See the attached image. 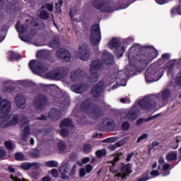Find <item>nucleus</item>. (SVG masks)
<instances>
[{
    "label": "nucleus",
    "instance_id": "f257e3e1",
    "mask_svg": "<svg viewBox=\"0 0 181 181\" xmlns=\"http://www.w3.org/2000/svg\"><path fill=\"white\" fill-rule=\"evenodd\" d=\"M158 50L153 46H142L134 44L128 53L129 66L127 71L129 76L142 73L146 66L158 57Z\"/></svg>",
    "mask_w": 181,
    "mask_h": 181
},
{
    "label": "nucleus",
    "instance_id": "f03ea898",
    "mask_svg": "<svg viewBox=\"0 0 181 181\" xmlns=\"http://www.w3.org/2000/svg\"><path fill=\"white\" fill-rule=\"evenodd\" d=\"M101 59H98L93 60L90 66L91 71H100V69H103L104 63L107 67H112L114 66V55L108 52H103L101 55Z\"/></svg>",
    "mask_w": 181,
    "mask_h": 181
},
{
    "label": "nucleus",
    "instance_id": "7ed1b4c3",
    "mask_svg": "<svg viewBox=\"0 0 181 181\" xmlns=\"http://www.w3.org/2000/svg\"><path fill=\"white\" fill-rule=\"evenodd\" d=\"M162 75L159 71V66L151 64L145 73V78L147 83H152L160 80Z\"/></svg>",
    "mask_w": 181,
    "mask_h": 181
},
{
    "label": "nucleus",
    "instance_id": "20e7f679",
    "mask_svg": "<svg viewBox=\"0 0 181 181\" xmlns=\"http://www.w3.org/2000/svg\"><path fill=\"white\" fill-rule=\"evenodd\" d=\"M92 6L103 13L114 12V8L110 5V1L106 0H93Z\"/></svg>",
    "mask_w": 181,
    "mask_h": 181
},
{
    "label": "nucleus",
    "instance_id": "39448f33",
    "mask_svg": "<svg viewBox=\"0 0 181 181\" xmlns=\"http://www.w3.org/2000/svg\"><path fill=\"white\" fill-rule=\"evenodd\" d=\"M90 42L93 46L100 45V42H101V29L99 24L94 23L91 26Z\"/></svg>",
    "mask_w": 181,
    "mask_h": 181
},
{
    "label": "nucleus",
    "instance_id": "423d86ee",
    "mask_svg": "<svg viewBox=\"0 0 181 181\" xmlns=\"http://www.w3.org/2000/svg\"><path fill=\"white\" fill-rule=\"evenodd\" d=\"M28 66L30 70H32V71H33L35 74L45 73V71H47V70H49V66L45 63L41 62L37 59L30 60Z\"/></svg>",
    "mask_w": 181,
    "mask_h": 181
},
{
    "label": "nucleus",
    "instance_id": "0eeeda50",
    "mask_svg": "<svg viewBox=\"0 0 181 181\" xmlns=\"http://www.w3.org/2000/svg\"><path fill=\"white\" fill-rule=\"evenodd\" d=\"M33 104L35 108L38 111H43L47 105H49V98L43 94H38L34 98Z\"/></svg>",
    "mask_w": 181,
    "mask_h": 181
},
{
    "label": "nucleus",
    "instance_id": "6e6552de",
    "mask_svg": "<svg viewBox=\"0 0 181 181\" xmlns=\"http://www.w3.org/2000/svg\"><path fill=\"white\" fill-rule=\"evenodd\" d=\"M138 104L141 110H145L146 111H151L156 107V102L151 95L140 100Z\"/></svg>",
    "mask_w": 181,
    "mask_h": 181
},
{
    "label": "nucleus",
    "instance_id": "1a4fd4ad",
    "mask_svg": "<svg viewBox=\"0 0 181 181\" xmlns=\"http://www.w3.org/2000/svg\"><path fill=\"white\" fill-rule=\"evenodd\" d=\"M67 76V71L64 67H59L57 70L50 71L45 74L47 78L51 80H60V78H64Z\"/></svg>",
    "mask_w": 181,
    "mask_h": 181
},
{
    "label": "nucleus",
    "instance_id": "9d476101",
    "mask_svg": "<svg viewBox=\"0 0 181 181\" xmlns=\"http://www.w3.org/2000/svg\"><path fill=\"white\" fill-rule=\"evenodd\" d=\"M105 88V83L103 80H100L90 90V95L93 98H99L101 94L104 93Z\"/></svg>",
    "mask_w": 181,
    "mask_h": 181
},
{
    "label": "nucleus",
    "instance_id": "9b49d317",
    "mask_svg": "<svg viewBox=\"0 0 181 181\" xmlns=\"http://www.w3.org/2000/svg\"><path fill=\"white\" fill-rule=\"evenodd\" d=\"M12 103L8 99L3 100L0 97V118H4L11 112Z\"/></svg>",
    "mask_w": 181,
    "mask_h": 181
},
{
    "label": "nucleus",
    "instance_id": "f8f14e48",
    "mask_svg": "<svg viewBox=\"0 0 181 181\" xmlns=\"http://www.w3.org/2000/svg\"><path fill=\"white\" fill-rule=\"evenodd\" d=\"M1 119V122L0 123L1 128H8L11 127V125H16L19 122V115H14L12 116L11 119H9L8 114L4 117H0Z\"/></svg>",
    "mask_w": 181,
    "mask_h": 181
},
{
    "label": "nucleus",
    "instance_id": "ddd939ff",
    "mask_svg": "<svg viewBox=\"0 0 181 181\" xmlns=\"http://www.w3.org/2000/svg\"><path fill=\"white\" fill-rule=\"evenodd\" d=\"M108 46L110 49H115L116 53L118 54L119 57H122V56H124L125 47L122 46L119 49H118L119 46H121V43H119V41L118 39H117V37L112 38V40L108 43Z\"/></svg>",
    "mask_w": 181,
    "mask_h": 181
},
{
    "label": "nucleus",
    "instance_id": "4468645a",
    "mask_svg": "<svg viewBox=\"0 0 181 181\" xmlns=\"http://www.w3.org/2000/svg\"><path fill=\"white\" fill-rule=\"evenodd\" d=\"M93 107V98H87L81 103L80 110L81 112L88 114Z\"/></svg>",
    "mask_w": 181,
    "mask_h": 181
},
{
    "label": "nucleus",
    "instance_id": "2eb2a0df",
    "mask_svg": "<svg viewBox=\"0 0 181 181\" xmlns=\"http://www.w3.org/2000/svg\"><path fill=\"white\" fill-rule=\"evenodd\" d=\"M90 49H88V45L86 43H83L81 46L78 48V55L81 60L83 62H87L88 59H90Z\"/></svg>",
    "mask_w": 181,
    "mask_h": 181
},
{
    "label": "nucleus",
    "instance_id": "dca6fc26",
    "mask_svg": "<svg viewBox=\"0 0 181 181\" xmlns=\"http://www.w3.org/2000/svg\"><path fill=\"white\" fill-rule=\"evenodd\" d=\"M56 55L58 59L69 62L71 59V54L70 52L65 48H60L56 52Z\"/></svg>",
    "mask_w": 181,
    "mask_h": 181
},
{
    "label": "nucleus",
    "instance_id": "f3484780",
    "mask_svg": "<svg viewBox=\"0 0 181 181\" xmlns=\"http://www.w3.org/2000/svg\"><path fill=\"white\" fill-rule=\"evenodd\" d=\"M88 114L92 119H98V118L103 117L104 111L100 106H93L92 110Z\"/></svg>",
    "mask_w": 181,
    "mask_h": 181
},
{
    "label": "nucleus",
    "instance_id": "a211bd4d",
    "mask_svg": "<svg viewBox=\"0 0 181 181\" xmlns=\"http://www.w3.org/2000/svg\"><path fill=\"white\" fill-rule=\"evenodd\" d=\"M48 117L52 121H59L62 118V111L57 108H52L48 114Z\"/></svg>",
    "mask_w": 181,
    "mask_h": 181
},
{
    "label": "nucleus",
    "instance_id": "6ab92c4d",
    "mask_svg": "<svg viewBox=\"0 0 181 181\" xmlns=\"http://www.w3.org/2000/svg\"><path fill=\"white\" fill-rule=\"evenodd\" d=\"M71 88L72 91H74L76 94H83L84 91H87V90H88V85L86 83L76 84V85H73L71 87Z\"/></svg>",
    "mask_w": 181,
    "mask_h": 181
},
{
    "label": "nucleus",
    "instance_id": "aec40b11",
    "mask_svg": "<svg viewBox=\"0 0 181 181\" xmlns=\"http://www.w3.org/2000/svg\"><path fill=\"white\" fill-rule=\"evenodd\" d=\"M139 113V108H136V107L132 108L126 114V118L127 119H129V121H135V119L138 118Z\"/></svg>",
    "mask_w": 181,
    "mask_h": 181
},
{
    "label": "nucleus",
    "instance_id": "412c9836",
    "mask_svg": "<svg viewBox=\"0 0 181 181\" xmlns=\"http://www.w3.org/2000/svg\"><path fill=\"white\" fill-rule=\"evenodd\" d=\"M36 57L41 60H52V54H50V52L45 50L38 51L36 54Z\"/></svg>",
    "mask_w": 181,
    "mask_h": 181
},
{
    "label": "nucleus",
    "instance_id": "4be33fe9",
    "mask_svg": "<svg viewBox=\"0 0 181 181\" xmlns=\"http://www.w3.org/2000/svg\"><path fill=\"white\" fill-rule=\"evenodd\" d=\"M158 117H160V113L156 114L148 118L140 117L136 121V125H137V127H139L142 125V124H145V122H148V121H152V119H156V118H158Z\"/></svg>",
    "mask_w": 181,
    "mask_h": 181
},
{
    "label": "nucleus",
    "instance_id": "5701e85b",
    "mask_svg": "<svg viewBox=\"0 0 181 181\" xmlns=\"http://www.w3.org/2000/svg\"><path fill=\"white\" fill-rule=\"evenodd\" d=\"M90 74L88 77V80H89L90 83H97L98 79L100 78V74L96 71H91L89 69Z\"/></svg>",
    "mask_w": 181,
    "mask_h": 181
},
{
    "label": "nucleus",
    "instance_id": "b1692460",
    "mask_svg": "<svg viewBox=\"0 0 181 181\" xmlns=\"http://www.w3.org/2000/svg\"><path fill=\"white\" fill-rule=\"evenodd\" d=\"M83 70L78 69L74 72L71 73L70 78L71 81H78L83 77Z\"/></svg>",
    "mask_w": 181,
    "mask_h": 181
},
{
    "label": "nucleus",
    "instance_id": "393cba45",
    "mask_svg": "<svg viewBox=\"0 0 181 181\" xmlns=\"http://www.w3.org/2000/svg\"><path fill=\"white\" fill-rule=\"evenodd\" d=\"M171 94H172V93L170 92V90L169 89H165L162 92L161 96H160V95H158L157 97H158V100H160V101H162V103H166V101H168V100H169Z\"/></svg>",
    "mask_w": 181,
    "mask_h": 181
},
{
    "label": "nucleus",
    "instance_id": "a878e982",
    "mask_svg": "<svg viewBox=\"0 0 181 181\" xmlns=\"http://www.w3.org/2000/svg\"><path fill=\"white\" fill-rule=\"evenodd\" d=\"M16 29L19 35H23L28 32V26L25 24H21V21H17L16 24Z\"/></svg>",
    "mask_w": 181,
    "mask_h": 181
},
{
    "label": "nucleus",
    "instance_id": "bb28decb",
    "mask_svg": "<svg viewBox=\"0 0 181 181\" xmlns=\"http://www.w3.org/2000/svg\"><path fill=\"white\" fill-rule=\"evenodd\" d=\"M16 104L18 108H22L26 104V98L22 95H17L15 98Z\"/></svg>",
    "mask_w": 181,
    "mask_h": 181
},
{
    "label": "nucleus",
    "instance_id": "cd10ccee",
    "mask_svg": "<svg viewBox=\"0 0 181 181\" xmlns=\"http://www.w3.org/2000/svg\"><path fill=\"white\" fill-rule=\"evenodd\" d=\"M122 179H127V176L129 177V175L132 173V171L131 170V166H129V165L122 166Z\"/></svg>",
    "mask_w": 181,
    "mask_h": 181
},
{
    "label": "nucleus",
    "instance_id": "c85d7f7f",
    "mask_svg": "<svg viewBox=\"0 0 181 181\" xmlns=\"http://www.w3.org/2000/svg\"><path fill=\"white\" fill-rule=\"evenodd\" d=\"M60 128L66 127L67 128H71L73 127V120L70 118H65L60 122Z\"/></svg>",
    "mask_w": 181,
    "mask_h": 181
},
{
    "label": "nucleus",
    "instance_id": "c756f323",
    "mask_svg": "<svg viewBox=\"0 0 181 181\" xmlns=\"http://www.w3.org/2000/svg\"><path fill=\"white\" fill-rule=\"evenodd\" d=\"M165 160L167 162H173L177 160V151L170 152L165 156Z\"/></svg>",
    "mask_w": 181,
    "mask_h": 181
},
{
    "label": "nucleus",
    "instance_id": "7c9ffc66",
    "mask_svg": "<svg viewBox=\"0 0 181 181\" xmlns=\"http://www.w3.org/2000/svg\"><path fill=\"white\" fill-rule=\"evenodd\" d=\"M30 134V127L29 126H27L23 129V134H21V139H23V141H26Z\"/></svg>",
    "mask_w": 181,
    "mask_h": 181
},
{
    "label": "nucleus",
    "instance_id": "2f4dec72",
    "mask_svg": "<svg viewBox=\"0 0 181 181\" xmlns=\"http://www.w3.org/2000/svg\"><path fill=\"white\" fill-rule=\"evenodd\" d=\"M124 156V153H117L116 154L114 155V159L113 160L110 161V163H112V165H113V166H115V163H118V162H119V159H121V158H123Z\"/></svg>",
    "mask_w": 181,
    "mask_h": 181
},
{
    "label": "nucleus",
    "instance_id": "473e14b6",
    "mask_svg": "<svg viewBox=\"0 0 181 181\" xmlns=\"http://www.w3.org/2000/svg\"><path fill=\"white\" fill-rule=\"evenodd\" d=\"M69 165L67 163H65L59 168V173L61 175H67V173H69Z\"/></svg>",
    "mask_w": 181,
    "mask_h": 181
},
{
    "label": "nucleus",
    "instance_id": "72a5a7b5",
    "mask_svg": "<svg viewBox=\"0 0 181 181\" xmlns=\"http://www.w3.org/2000/svg\"><path fill=\"white\" fill-rule=\"evenodd\" d=\"M49 46L52 49H57V47H60V40L54 38L49 42Z\"/></svg>",
    "mask_w": 181,
    "mask_h": 181
},
{
    "label": "nucleus",
    "instance_id": "f704fd0d",
    "mask_svg": "<svg viewBox=\"0 0 181 181\" xmlns=\"http://www.w3.org/2000/svg\"><path fill=\"white\" fill-rule=\"evenodd\" d=\"M9 56H10V60H19V59H22V55L13 51L9 52Z\"/></svg>",
    "mask_w": 181,
    "mask_h": 181
},
{
    "label": "nucleus",
    "instance_id": "c9c22d12",
    "mask_svg": "<svg viewBox=\"0 0 181 181\" xmlns=\"http://www.w3.org/2000/svg\"><path fill=\"white\" fill-rule=\"evenodd\" d=\"M95 155L98 159L107 156V150L105 148H103L102 150H98L95 152Z\"/></svg>",
    "mask_w": 181,
    "mask_h": 181
},
{
    "label": "nucleus",
    "instance_id": "e433bc0d",
    "mask_svg": "<svg viewBox=\"0 0 181 181\" xmlns=\"http://www.w3.org/2000/svg\"><path fill=\"white\" fill-rule=\"evenodd\" d=\"M45 165L47 168H57L59 166V162L53 160H49L45 162Z\"/></svg>",
    "mask_w": 181,
    "mask_h": 181
},
{
    "label": "nucleus",
    "instance_id": "4c0bfd02",
    "mask_svg": "<svg viewBox=\"0 0 181 181\" xmlns=\"http://www.w3.org/2000/svg\"><path fill=\"white\" fill-rule=\"evenodd\" d=\"M92 149H93V146H91V144H86L83 146V153L88 155V153H90V152H91Z\"/></svg>",
    "mask_w": 181,
    "mask_h": 181
},
{
    "label": "nucleus",
    "instance_id": "58836bf2",
    "mask_svg": "<svg viewBox=\"0 0 181 181\" xmlns=\"http://www.w3.org/2000/svg\"><path fill=\"white\" fill-rule=\"evenodd\" d=\"M62 6H63V0H59L58 4H55V12L56 13H60L62 12Z\"/></svg>",
    "mask_w": 181,
    "mask_h": 181
},
{
    "label": "nucleus",
    "instance_id": "ea45409f",
    "mask_svg": "<svg viewBox=\"0 0 181 181\" xmlns=\"http://www.w3.org/2000/svg\"><path fill=\"white\" fill-rule=\"evenodd\" d=\"M20 167L21 168V169H23V170H29V169L32 168V164L31 163L25 162L21 163Z\"/></svg>",
    "mask_w": 181,
    "mask_h": 181
},
{
    "label": "nucleus",
    "instance_id": "a19ab883",
    "mask_svg": "<svg viewBox=\"0 0 181 181\" xmlns=\"http://www.w3.org/2000/svg\"><path fill=\"white\" fill-rule=\"evenodd\" d=\"M40 18L43 21H47L49 19V13L47 11H42L40 13Z\"/></svg>",
    "mask_w": 181,
    "mask_h": 181
},
{
    "label": "nucleus",
    "instance_id": "79ce46f5",
    "mask_svg": "<svg viewBox=\"0 0 181 181\" xmlns=\"http://www.w3.org/2000/svg\"><path fill=\"white\" fill-rule=\"evenodd\" d=\"M57 148L59 151H64L66 148H67V144H66V142L64 141H59L57 144Z\"/></svg>",
    "mask_w": 181,
    "mask_h": 181
},
{
    "label": "nucleus",
    "instance_id": "37998d69",
    "mask_svg": "<svg viewBox=\"0 0 181 181\" xmlns=\"http://www.w3.org/2000/svg\"><path fill=\"white\" fill-rule=\"evenodd\" d=\"M15 159L18 161L23 160L25 159V155L21 152L16 153Z\"/></svg>",
    "mask_w": 181,
    "mask_h": 181
},
{
    "label": "nucleus",
    "instance_id": "c03bdc74",
    "mask_svg": "<svg viewBox=\"0 0 181 181\" xmlns=\"http://www.w3.org/2000/svg\"><path fill=\"white\" fill-rule=\"evenodd\" d=\"M21 128H23V127H27V125H29V119L25 117H23L21 119Z\"/></svg>",
    "mask_w": 181,
    "mask_h": 181
},
{
    "label": "nucleus",
    "instance_id": "a18cd8bd",
    "mask_svg": "<svg viewBox=\"0 0 181 181\" xmlns=\"http://www.w3.org/2000/svg\"><path fill=\"white\" fill-rule=\"evenodd\" d=\"M175 84L179 87H181V71L177 73L175 77Z\"/></svg>",
    "mask_w": 181,
    "mask_h": 181
},
{
    "label": "nucleus",
    "instance_id": "49530a36",
    "mask_svg": "<svg viewBox=\"0 0 181 181\" xmlns=\"http://www.w3.org/2000/svg\"><path fill=\"white\" fill-rule=\"evenodd\" d=\"M131 128V124L128 122H124L122 124V131H128Z\"/></svg>",
    "mask_w": 181,
    "mask_h": 181
},
{
    "label": "nucleus",
    "instance_id": "de8ad7c7",
    "mask_svg": "<svg viewBox=\"0 0 181 181\" xmlns=\"http://www.w3.org/2000/svg\"><path fill=\"white\" fill-rule=\"evenodd\" d=\"M117 141V137H110L103 141L104 144H112Z\"/></svg>",
    "mask_w": 181,
    "mask_h": 181
},
{
    "label": "nucleus",
    "instance_id": "09e8293b",
    "mask_svg": "<svg viewBox=\"0 0 181 181\" xmlns=\"http://www.w3.org/2000/svg\"><path fill=\"white\" fill-rule=\"evenodd\" d=\"M117 80H124L125 78V74H124L123 71H120L117 73V77H116Z\"/></svg>",
    "mask_w": 181,
    "mask_h": 181
},
{
    "label": "nucleus",
    "instance_id": "8fccbe9b",
    "mask_svg": "<svg viewBox=\"0 0 181 181\" xmlns=\"http://www.w3.org/2000/svg\"><path fill=\"white\" fill-rule=\"evenodd\" d=\"M148 134H146V133L143 134L141 136H140L137 139L136 143L139 144V142H141V141H144V139H148Z\"/></svg>",
    "mask_w": 181,
    "mask_h": 181
},
{
    "label": "nucleus",
    "instance_id": "3c124183",
    "mask_svg": "<svg viewBox=\"0 0 181 181\" xmlns=\"http://www.w3.org/2000/svg\"><path fill=\"white\" fill-rule=\"evenodd\" d=\"M16 90V88L12 85H10L5 88V91L6 93H13Z\"/></svg>",
    "mask_w": 181,
    "mask_h": 181
},
{
    "label": "nucleus",
    "instance_id": "603ef678",
    "mask_svg": "<svg viewBox=\"0 0 181 181\" xmlns=\"http://www.w3.org/2000/svg\"><path fill=\"white\" fill-rule=\"evenodd\" d=\"M76 172H77V165L74 164L71 171L69 173V176H74V175L76 174Z\"/></svg>",
    "mask_w": 181,
    "mask_h": 181
},
{
    "label": "nucleus",
    "instance_id": "864d4df0",
    "mask_svg": "<svg viewBox=\"0 0 181 181\" xmlns=\"http://www.w3.org/2000/svg\"><path fill=\"white\" fill-rule=\"evenodd\" d=\"M45 9H47L49 12H53V4H46L42 6Z\"/></svg>",
    "mask_w": 181,
    "mask_h": 181
},
{
    "label": "nucleus",
    "instance_id": "5fc2aeb1",
    "mask_svg": "<svg viewBox=\"0 0 181 181\" xmlns=\"http://www.w3.org/2000/svg\"><path fill=\"white\" fill-rule=\"evenodd\" d=\"M175 66H176V59H172L168 61L167 64V67H172L175 69Z\"/></svg>",
    "mask_w": 181,
    "mask_h": 181
},
{
    "label": "nucleus",
    "instance_id": "6e6d98bb",
    "mask_svg": "<svg viewBox=\"0 0 181 181\" xmlns=\"http://www.w3.org/2000/svg\"><path fill=\"white\" fill-rule=\"evenodd\" d=\"M4 145L8 151H12V148L13 147V146L12 145V142L6 141L4 143Z\"/></svg>",
    "mask_w": 181,
    "mask_h": 181
},
{
    "label": "nucleus",
    "instance_id": "4d7b16f0",
    "mask_svg": "<svg viewBox=\"0 0 181 181\" xmlns=\"http://www.w3.org/2000/svg\"><path fill=\"white\" fill-rule=\"evenodd\" d=\"M18 36H19L21 40H22L23 42H30V38H29V36H28V35H21V34H19Z\"/></svg>",
    "mask_w": 181,
    "mask_h": 181
},
{
    "label": "nucleus",
    "instance_id": "13d9d810",
    "mask_svg": "<svg viewBox=\"0 0 181 181\" xmlns=\"http://www.w3.org/2000/svg\"><path fill=\"white\" fill-rule=\"evenodd\" d=\"M51 175L52 177H59V170H57L56 168H53L51 170Z\"/></svg>",
    "mask_w": 181,
    "mask_h": 181
},
{
    "label": "nucleus",
    "instance_id": "bf43d9fd",
    "mask_svg": "<svg viewBox=\"0 0 181 181\" xmlns=\"http://www.w3.org/2000/svg\"><path fill=\"white\" fill-rule=\"evenodd\" d=\"M62 136H67L69 135V129L67 128H62L61 129Z\"/></svg>",
    "mask_w": 181,
    "mask_h": 181
},
{
    "label": "nucleus",
    "instance_id": "052dcab7",
    "mask_svg": "<svg viewBox=\"0 0 181 181\" xmlns=\"http://www.w3.org/2000/svg\"><path fill=\"white\" fill-rule=\"evenodd\" d=\"M69 159L72 162H76V160H77V154H76V153H71L69 155Z\"/></svg>",
    "mask_w": 181,
    "mask_h": 181
},
{
    "label": "nucleus",
    "instance_id": "680f3d73",
    "mask_svg": "<svg viewBox=\"0 0 181 181\" xmlns=\"http://www.w3.org/2000/svg\"><path fill=\"white\" fill-rule=\"evenodd\" d=\"M6 156V151L3 149H0V160H4Z\"/></svg>",
    "mask_w": 181,
    "mask_h": 181
},
{
    "label": "nucleus",
    "instance_id": "e2e57ef3",
    "mask_svg": "<svg viewBox=\"0 0 181 181\" xmlns=\"http://www.w3.org/2000/svg\"><path fill=\"white\" fill-rule=\"evenodd\" d=\"M86 175V168H82L79 170V177H84Z\"/></svg>",
    "mask_w": 181,
    "mask_h": 181
},
{
    "label": "nucleus",
    "instance_id": "0e129e2a",
    "mask_svg": "<svg viewBox=\"0 0 181 181\" xmlns=\"http://www.w3.org/2000/svg\"><path fill=\"white\" fill-rule=\"evenodd\" d=\"M91 170H93V165L91 164H87L86 165L85 171L86 173H90Z\"/></svg>",
    "mask_w": 181,
    "mask_h": 181
},
{
    "label": "nucleus",
    "instance_id": "69168bd1",
    "mask_svg": "<svg viewBox=\"0 0 181 181\" xmlns=\"http://www.w3.org/2000/svg\"><path fill=\"white\" fill-rule=\"evenodd\" d=\"M42 166L40 163H31V168H34V169H39Z\"/></svg>",
    "mask_w": 181,
    "mask_h": 181
},
{
    "label": "nucleus",
    "instance_id": "338daca9",
    "mask_svg": "<svg viewBox=\"0 0 181 181\" xmlns=\"http://www.w3.org/2000/svg\"><path fill=\"white\" fill-rule=\"evenodd\" d=\"M175 68H172L170 66H166L167 74L168 76H170L173 73V70Z\"/></svg>",
    "mask_w": 181,
    "mask_h": 181
},
{
    "label": "nucleus",
    "instance_id": "774afa93",
    "mask_svg": "<svg viewBox=\"0 0 181 181\" xmlns=\"http://www.w3.org/2000/svg\"><path fill=\"white\" fill-rule=\"evenodd\" d=\"M170 55L168 53L163 54L161 58L163 60H169Z\"/></svg>",
    "mask_w": 181,
    "mask_h": 181
}]
</instances>
